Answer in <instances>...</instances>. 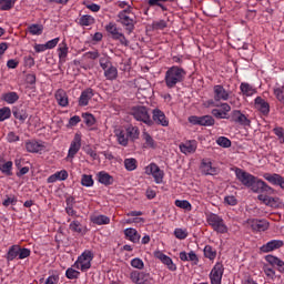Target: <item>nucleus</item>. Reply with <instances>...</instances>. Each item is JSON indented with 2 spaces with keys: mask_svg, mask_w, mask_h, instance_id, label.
I'll list each match as a JSON object with an SVG mask.
<instances>
[{
  "mask_svg": "<svg viewBox=\"0 0 284 284\" xmlns=\"http://www.w3.org/2000/svg\"><path fill=\"white\" fill-rule=\"evenodd\" d=\"M234 171L237 181H240L244 187L252 190L255 194H263V192H266V194H274V189L268 186L265 181L254 176L243 169L235 168Z\"/></svg>",
  "mask_w": 284,
  "mask_h": 284,
  "instance_id": "1",
  "label": "nucleus"
},
{
  "mask_svg": "<svg viewBox=\"0 0 284 284\" xmlns=\"http://www.w3.org/2000/svg\"><path fill=\"white\" fill-rule=\"evenodd\" d=\"M187 72L185 69L179 67V65H173L169 68L165 72L164 81L166 88L172 90V88H176V84L183 83L185 81Z\"/></svg>",
  "mask_w": 284,
  "mask_h": 284,
  "instance_id": "2",
  "label": "nucleus"
},
{
  "mask_svg": "<svg viewBox=\"0 0 284 284\" xmlns=\"http://www.w3.org/2000/svg\"><path fill=\"white\" fill-rule=\"evenodd\" d=\"M116 21L118 23H121V26H123L128 34H132V32H134V26H136V17H134V13H132L130 7L118 13Z\"/></svg>",
  "mask_w": 284,
  "mask_h": 284,
  "instance_id": "3",
  "label": "nucleus"
},
{
  "mask_svg": "<svg viewBox=\"0 0 284 284\" xmlns=\"http://www.w3.org/2000/svg\"><path fill=\"white\" fill-rule=\"evenodd\" d=\"M131 116L140 123H145V125H154V121L150 116V110L144 105H136L131 109Z\"/></svg>",
  "mask_w": 284,
  "mask_h": 284,
  "instance_id": "4",
  "label": "nucleus"
},
{
  "mask_svg": "<svg viewBox=\"0 0 284 284\" xmlns=\"http://www.w3.org/2000/svg\"><path fill=\"white\" fill-rule=\"evenodd\" d=\"M206 223L212 226V230L214 232H217V234H227L229 229L227 225H225V221H223V217L211 213L206 216Z\"/></svg>",
  "mask_w": 284,
  "mask_h": 284,
  "instance_id": "5",
  "label": "nucleus"
},
{
  "mask_svg": "<svg viewBox=\"0 0 284 284\" xmlns=\"http://www.w3.org/2000/svg\"><path fill=\"white\" fill-rule=\"evenodd\" d=\"M129 278L134 284H156L152 274L143 271H132L129 274Z\"/></svg>",
  "mask_w": 284,
  "mask_h": 284,
  "instance_id": "6",
  "label": "nucleus"
},
{
  "mask_svg": "<svg viewBox=\"0 0 284 284\" xmlns=\"http://www.w3.org/2000/svg\"><path fill=\"white\" fill-rule=\"evenodd\" d=\"M105 30L111 36L113 41H120V44L124 45L125 48L130 45V40H128V38H125V34H123V32H121V30L116 28V23L110 22L109 24H106Z\"/></svg>",
  "mask_w": 284,
  "mask_h": 284,
  "instance_id": "7",
  "label": "nucleus"
},
{
  "mask_svg": "<svg viewBox=\"0 0 284 284\" xmlns=\"http://www.w3.org/2000/svg\"><path fill=\"white\" fill-rule=\"evenodd\" d=\"M92 258L94 255L91 251H84L74 263V267L77 270H81V272H88L92 267Z\"/></svg>",
  "mask_w": 284,
  "mask_h": 284,
  "instance_id": "8",
  "label": "nucleus"
},
{
  "mask_svg": "<svg viewBox=\"0 0 284 284\" xmlns=\"http://www.w3.org/2000/svg\"><path fill=\"white\" fill-rule=\"evenodd\" d=\"M145 174H148L149 176H153L155 183L158 184L163 183V178L165 176V172H163V170H161V168H159L156 163L149 164L145 168Z\"/></svg>",
  "mask_w": 284,
  "mask_h": 284,
  "instance_id": "9",
  "label": "nucleus"
},
{
  "mask_svg": "<svg viewBox=\"0 0 284 284\" xmlns=\"http://www.w3.org/2000/svg\"><path fill=\"white\" fill-rule=\"evenodd\" d=\"M189 123H191L192 125L211 126L214 125L215 121L212 115H191L189 116Z\"/></svg>",
  "mask_w": 284,
  "mask_h": 284,
  "instance_id": "10",
  "label": "nucleus"
},
{
  "mask_svg": "<svg viewBox=\"0 0 284 284\" xmlns=\"http://www.w3.org/2000/svg\"><path fill=\"white\" fill-rule=\"evenodd\" d=\"M258 201H262L264 205L268 207L278 209L284 207L283 201L280 197H272L264 194L257 196Z\"/></svg>",
  "mask_w": 284,
  "mask_h": 284,
  "instance_id": "11",
  "label": "nucleus"
},
{
  "mask_svg": "<svg viewBox=\"0 0 284 284\" xmlns=\"http://www.w3.org/2000/svg\"><path fill=\"white\" fill-rule=\"evenodd\" d=\"M232 123H239V125L248 126L251 125L252 121L247 119L245 114H243L240 110L232 111L231 115L229 116Z\"/></svg>",
  "mask_w": 284,
  "mask_h": 284,
  "instance_id": "12",
  "label": "nucleus"
},
{
  "mask_svg": "<svg viewBox=\"0 0 284 284\" xmlns=\"http://www.w3.org/2000/svg\"><path fill=\"white\" fill-rule=\"evenodd\" d=\"M223 264L216 263L210 273L211 284H221L223 278Z\"/></svg>",
  "mask_w": 284,
  "mask_h": 284,
  "instance_id": "13",
  "label": "nucleus"
},
{
  "mask_svg": "<svg viewBox=\"0 0 284 284\" xmlns=\"http://www.w3.org/2000/svg\"><path fill=\"white\" fill-rule=\"evenodd\" d=\"M81 150V133H75L73 140L71 141L68 159H73Z\"/></svg>",
  "mask_w": 284,
  "mask_h": 284,
  "instance_id": "14",
  "label": "nucleus"
},
{
  "mask_svg": "<svg viewBox=\"0 0 284 284\" xmlns=\"http://www.w3.org/2000/svg\"><path fill=\"white\" fill-rule=\"evenodd\" d=\"M231 92L225 90L221 84L213 87V99L214 101H227L230 99Z\"/></svg>",
  "mask_w": 284,
  "mask_h": 284,
  "instance_id": "15",
  "label": "nucleus"
},
{
  "mask_svg": "<svg viewBox=\"0 0 284 284\" xmlns=\"http://www.w3.org/2000/svg\"><path fill=\"white\" fill-rule=\"evenodd\" d=\"M247 223L253 232H266V230H270V222L266 220H248Z\"/></svg>",
  "mask_w": 284,
  "mask_h": 284,
  "instance_id": "16",
  "label": "nucleus"
},
{
  "mask_svg": "<svg viewBox=\"0 0 284 284\" xmlns=\"http://www.w3.org/2000/svg\"><path fill=\"white\" fill-rule=\"evenodd\" d=\"M155 258H159L163 265L170 270V272H176V264L172 261V257L165 255L163 252L158 251L154 253Z\"/></svg>",
  "mask_w": 284,
  "mask_h": 284,
  "instance_id": "17",
  "label": "nucleus"
},
{
  "mask_svg": "<svg viewBox=\"0 0 284 284\" xmlns=\"http://www.w3.org/2000/svg\"><path fill=\"white\" fill-rule=\"evenodd\" d=\"M263 176H264L265 181L271 183V185H278V187H281V190H284V178L281 174L264 173Z\"/></svg>",
  "mask_w": 284,
  "mask_h": 284,
  "instance_id": "18",
  "label": "nucleus"
},
{
  "mask_svg": "<svg viewBox=\"0 0 284 284\" xmlns=\"http://www.w3.org/2000/svg\"><path fill=\"white\" fill-rule=\"evenodd\" d=\"M54 97L60 108H68V105H70V101L68 99V92H65V90L58 89L54 93Z\"/></svg>",
  "mask_w": 284,
  "mask_h": 284,
  "instance_id": "19",
  "label": "nucleus"
},
{
  "mask_svg": "<svg viewBox=\"0 0 284 284\" xmlns=\"http://www.w3.org/2000/svg\"><path fill=\"white\" fill-rule=\"evenodd\" d=\"M284 243L281 240H272L270 242H267L266 244H264L263 246H261V252H263L264 254H267V252H274V250H280V247H283Z\"/></svg>",
  "mask_w": 284,
  "mask_h": 284,
  "instance_id": "20",
  "label": "nucleus"
},
{
  "mask_svg": "<svg viewBox=\"0 0 284 284\" xmlns=\"http://www.w3.org/2000/svg\"><path fill=\"white\" fill-rule=\"evenodd\" d=\"M92 97H94V90H92V88H88L84 91L81 92V95L79 98V105L81 108H85V105H88L90 103V100L92 99Z\"/></svg>",
  "mask_w": 284,
  "mask_h": 284,
  "instance_id": "21",
  "label": "nucleus"
},
{
  "mask_svg": "<svg viewBox=\"0 0 284 284\" xmlns=\"http://www.w3.org/2000/svg\"><path fill=\"white\" fill-rule=\"evenodd\" d=\"M197 143L195 140H189L180 144V151L182 154H194L196 152Z\"/></svg>",
  "mask_w": 284,
  "mask_h": 284,
  "instance_id": "22",
  "label": "nucleus"
},
{
  "mask_svg": "<svg viewBox=\"0 0 284 284\" xmlns=\"http://www.w3.org/2000/svg\"><path fill=\"white\" fill-rule=\"evenodd\" d=\"M153 121L154 123H156L158 125H162L163 128H168V125H170V121L165 116V113H163V111L161 110L153 111Z\"/></svg>",
  "mask_w": 284,
  "mask_h": 284,
  "instance_id": "23",
  "label": "nucleus"
},
{
  "mask_svg": "<svg viewBox=\"0 0 284 284\" xmlns=\"http://www.w3.org/2000/svg\"><path fill=\"white\" fill-rule=\"evenodd\" d=\"M255 108L261 112V114H263V116H267V114H270V103L261 97L255 99Z\"/></svg>",
  "mask_w": 284,
  "mask_h": 284,
  "instance_id": "24",
  "label": "nucleus"
},
{
  "mask_svg": "<svg viewBox=\"0 0 284 284\" xmlns=\"http://www.w3.org/2000/svg\"><path fill=\"white\" fill-rule=\"evenodd\" d=\"M202 174L215 176V174H219V169L213 166L212 163L207 160L202 161L201 165Z\"/></svg>",
  "mask_w": 284,
  "mask_h": 284,
  "instance_id": "25",
  "label": "nucleus"
},
{
  "mask_svg": "<svg viewBox=\"0 0 284 284\" xmlns=\"http://www.w3.org/2000/svg\"><path fill=\"white\" fill-rule=\"evenodd\" d=\"M45 145L43 143L31 140L26 142V150L27 152H31L32 154L41 152V150H44Z\"/></svg>",
  "mask_w": 284,
  "mask_h": 284,
  "instance_id": "26",
  "label": "nucleus"
},
{
  "mask_svg": "<svg viewBox=\"0 0 284 284\" xmlns=\"http://www.w3.org/2000/svg\"><path fill=\"white\" fill-rule=\"evenodd\" d=\"M124 236L131 243H139L141 241V234L135 229H125Z\"/></svg>",
  "mask_w": 284,
  "mask_h": 284,
  "instance_id": "27",
  "label": "nucleus"
},
{
  "mask_svg": "<svg viewBox=\"0 0 284 284\" xmlns=\"http://www.w3.org/2000/svg\"><path fill=\"white\" fill-rule=\"evenodd\" d=\"M104 77L106 81H116V79L119 78V69H116L114 64H111L110 68L104 69Z\"/></svg>",
  "mask_w": 284,
  "mask_h": 284,
  "instance_id": "28",
  "label": "nucleus"
},
{
  "mask_svg": "<svg viewBox=\"0 0 284 284\" xmlns=\"http://www.w3.org/2000/svg\"><path fill=\"white\" fill-rule=\"evenodd\" d=\"M98 181L102 185H112V183H114V178H112L108 172L101 171L98 173Z\"/></svg>",
  "mask_w": 284,
  "mask_h": 284,
  "instance_id": "29",
  "label": "nucleus"
},
{
  "mask_svg": "<svg viewBox=\"0 0 284 284\" xmlns=\"http://www.w3.org/2000/svg\"><path fill=\"white\" fill-rule=\"evenodd\" d=\"M172 3L174 2V0H146L148 6H150V8H161V10L163 12L168 11V7H165L163 3Z\"/></svg>",
  "mask_w": 284,
  "mask_h": 284,
  "instance_id": "30",
  "label": "nucleus"
},
{
  "mask_svg": "<svg viewBox=\"0 0 284 284\" xmlns=\"http://www.w3.org/2000/svg\"><path fill=\"white\" fill-rule=\"evenodd\" d=\"M68 44L65 42H62L58 48L59 63H61V65H63L65 59H68Z\"/></svg>",
  "mask_w": 284,
  "mask_h": 284,
  "instance_id": "31",
  "label": "nucleus"
},
{
  "mask_svg": "<svg viewBox=\"0 0 284 284\" xmlns=\"http://www.w3.org/2000/svg\"><path fill=\"white\" fill-rule=\"evenodd\" d=\"M266 261L267 263H270V265L277 266L278 272H281L282 274L284 273V262L281 261L278 257L274 255H267Z\"/></svg>",
  "mask_w": 284,
  "mask_h": 284,
  "instance_id": "32",
  "label": "nucleus"
},
{
  "mask_svg": "<svg viewBox=\"0 0 284 284\" xmlns=\"http://www.w3.org/2000/svg\"><path fill=\"white\" fill-rule=\"evenodd\" d=\"M0 172L4 176H12V161L0 160Z\"/></svg>",
  "mask_w": 284,
  "mask_h": 284,
  "instance_id": "33",
  "label": "nucleus"
},
{
  "mask_svg": "<svg viewBox=\"0 0 284 284\" xmlns=\"http://www.w3.org/2000/svg\"><path fill=\"white\" fill-rule=\"evenodd\" d=\"M13 116L21 123H26V119H28V111L21 108L13 109Z\"/></svg>",
  "mask_w": 284,
  "mask_h": 284,
  "instance_id": "34",
  "label": "nucleus"
},
{
  "mask_svg": "<svg viewBox=\"0 0 284 284\" xmlns=\"http://www.w3.org/2000/svg\"><path fill=\"white\" fill-rule=\"evenodd\" d=\"M2 101H6V103L13 104L19 101V94L14 91L8 92L2 94Z\"/></svg>",
  "mask_w": 284,
  "mask_h": 284,
  "instance_id": "35",
  "label": "nucleus"
},
{
  "mask_svg": "<svg viewBox=\"0 0 284 284\" xmlns=\"http://www.w3.org/2000/svg\"><path fill=\"white\" fill-rule=\"evenodd\" d=\"M240 90L244 97H252L253 94H256V89H253L250 83L242 82L240 85Z\"/></svg>",
  "mask_w": 284,
  "mask_h": 284,
  "instance_id": "36",
  "label": "nucleus"
},
{
  "mask_svg": "<svg viewBox=\"0 0 284 284\" xmlns=\"http://www.w3.org/2000/svg\"><path fill=\"white\" fill-rule=\"evenodd\" d=\"M91 221L94 225H110V217L106 215H93L91 216Z\"/></svg>",
  "mask_w": 284,
  "mask_h": 284,
  "instance_id": "37",
  "label": "nucleus"
},
{
  "mask_svg": "<svg viewBox=\"0 0 284 284\" xmlns=\"http://www.w3.org/2000/svg\"><path fill=\"white\" fill-rule=\"evenodd\" d=\"M19 257V245H12L9 247V251L6 255V260L8 262L14 261V258Z\"/></svg>",
  "mask_w": 284,
  "mask_h": 284,
  "instance_id": "38",
  "label": "nucleus"
},
{
  "mask_svg": "<svg viewBox=\"0 0 284 284\" xmlns=\"http://www.w3.org/2000/svg\"><path fill=\"white\" fill-rule=\"evenodd\" d=\"M69 230H71V232H75V234H83V225L79 220L72 221L69 225Z\"/></svg>",
  "mask_w": 284,
  "mask_h": 284,
  "instance_id": "39",
  "label": "nucleus"
},
{
  "mask_svg": "<svg viewBox=\"0 0 284 284\" xmlns=\"http://www.w3.org/2000/svg\"><path fill=\"white\" fill-rule=\"evenodd\" d=\"M205 258L209 261H214L216 258V250L210 245H206L203 250Z\"/></svg>",
  "mask_w": 284,
  "mask_h": 284,
  "instance_id": "40",
  "label": "nucleus"
},
{
  "mask_svg": "<svg viewBox=\"0 0 284 284\" xmlns=\"http://www.w3.org/2000/svg\"><path fill=\"white\" fill-rule=\"evenodd\" d=\"M139 134H140L139 126L130 125L126 128V136H130L132 141L139 139Z\"/></svg>",
  "mask_w": 284,
  "mask_h": 284,
  "instance_id": "41",
  "label": "nucleus"
},
{
  "mask_svg": "<svg viewBox=\"0 0 284 284\" xmlns=\"http://www.w3.org/2000/svg\"><path fill=\"white\" fill-rule=\"evenodd\" d=\"M142 139L143 141H145L144 143L145 148H152V149L156 148V143L154 142V139H152V135H150V133L143 132Z\"/></svg>",
  "mask_w": 284,
  "mask_h": 284,
  "instance_id": "42",
  "label": "nucleus"
},
{
  "mask_svg": "<svg viewBox=\"0 0 284 284\" xmlns=\"http://www.w3.org/2000/svg\"><path fill=\"white\" fill-rule=\"evenodd\" d=\"M100 68H102L103 71H105L108 68L112 67V61L110 60V57L108 54H104L99 59Z\"/></svg>",
  "mask_w": 284,
  "mask_h": 284,
  "instance_id": "43",
  "label": "nucleus"
},
{
  "mask_svg": "<svg viewBox=\"0 0 284 284\" xmlns=\"http://www.w3.org/2000/svg\"><path fill=\"white\" fill-rule=\"evenodd\" d=\"M82 119L88 128H92V125L97 123V119L94 118V115H92V113H83Z\"/></svg>",
  "mask_w": 284,
  "mask_h": 284,
  "instance_id": "44",
  "label": "nucleus"
},
{
  "mask_svg": "<svg viewBox=\"0 0 284 284\" xmlns=\"http://www.w3.org/2000/svg\"><path fill=\"white\" fill-rule=\"evenodd\" d=\"M79 23L81 26H94V18L92 16H82L80 19H79Z\"/></svg>",
  "mask_w": 284,
  "mask_h": 284,
  "instance_id": "45",
  "label": "nucleus"
},
{
  "mask_svg": "<svg viewBox=\"0 0 284 284\" xmlns=\"http://www.w3.org/2000/svg\"><path fill=\"white\" fill-rule=\"evenodd\" d=\"M124 168L128 170V172H133V170L136 168V159L130 158L124 160Z\"/></svg>",
  "mask_w": 284,
  "mask_h": 284,
  "instance_id": "46",
  "label": "nucleus"
},
{
  "mask_svg": "<svg viewBox=\"0 0 284 284\" xmlns=\"http://www.w3.org/2000/svg\"><path fill=\"white\" fill-rule=\"evenodd\" d=\"M17 0H0V10H12Z\"/></svg>",
  "mask_w": 284,
  "mask_h": 284,
  "instance_id": "47",
  "label": "nucleus"
},
{
  "mask_svg": "<svg viewBox=\"0 0 284 284\" xmlns=\"http://www.w3.org/2000/svg\"><path fill=\"white\" fill-rule=\"evenodd\" d=\"M28 30L30 34H33V36L43 34V26L41 24H31L29 26Z\"/></svg>",
  "mask_w": 284,
  "mask_h": 284,
  "instance_id": "48",
  "label": "nucleus"
},
{
  "mask_svg": "<svg viewBox=\"0 0 284 284\" xmlns=\"http://www.w3.org/2000/svg\"><path fill=\"white\" fill-rule=\"evenodd\" d=\"M81 185L84 187H92L94 185V180L92 179V175L83 174L81 179Z\"/></svg>",
  "mask_w": 284,
  "mask_h": 284,
  "instance_id": "49",
  "label": "nucleus"
},
{
  "mask_svg": "<svg viewBox=\"0 0 284 284\" xmlns=\"http://www.w3.org/2000/svg\"><path fill=\"white\" fill-rule=\"evenodd\" d=\"M274 94L281 103H284V87L283 85H276L274 88Z\"/></svg>",
  "mask_w": 284,
  "mask_h": 284,
  "instance_id": "50",
  "label": "nucleus"
},
{
  "mask_svg": "<svg viewBox=\"0 0 284 284\" xmlns=\"http://www.w3.org/2000/svg\"><path fill=\"white\" fill-rule=\"evenodd\" d=\"M10 116H12V111L10 110V108L4 106L0 109V121H6L10 119Z\"/></svg>",
  "mask_w": 284,
  "mask_h": 284,
  "instance_id": "51",
  "label": "nucleus"
},
{
  "mask_svg": "<svg viewBox=\"0 0 284 284\" xmlns=\"http://www.w3.org/2000/svg\"><path fill=\"white\" fill-rule=\"evenodd\" d=\"M176 207H180L181 210H192V204L187 200H176L175 201Z\"/></svg>",
  "mask_w": 284,
  "mask_h": 284,
  "instance_id": "52",
  "label": "nucleus"
},
{
  "mask_svg": "<svg viewBox=\"0 0 284 284\" xmlns=\"http://www.w3.org/2000/svg\"><path fill=\"white\" fill-rule=\"evenodd\" d=\"M174 236L175 239H179V241H185V239H187V231L183 229H175Z\"/></svg>",
  "mask_w": 284,
  "mask_h": 284,
  "instance_id": "53",
  "label": "nucleus"
},
{
  "mask_svg": "<svg viewBox=\"0 0 284 284\" xmlns=\"http://www.w3.org/2000/svg\"><path fill=\"white\" fill-rule=\"evenodd\" d=\"M116 136H118L119 144L123 145L125 148V145H128V135H125V132L124 131H118Z\"/></svg>",
  "mask_w": 284,
  "mask_h": 284,
  "instance_id": "54",
  "label": "nucleus"
},
{
  "mask_svg": "<svg viewBox=\"0 0 284 284\" xmlns=\"http://www.w3.org/2000/svg\"><path fill=\"white\" fill-rule=\"evenodd\" d=\"M217 145H221V148H232V141L225 136H220L216 140Z\"/></svg>",
  "mask_w": 284,
  "mask_h": 284,
  "instance_id": "55",
  "label": "nucleus"
},
{
  "mask_svg": "<svg viewBox=\"0 0 284 284\" xmlns=\"http://www.w3.org/2000/svg\"><path fill=\"white\" fill-rule=\"evenodd\" d=\"M32 252L30 251V248H21V246L19 245V251H18V258L20 261H23V258H28V256H30Z\"/></svg>",
  "mask_w": 284,
  "mask_h": 284,
  "instance_id": "56",
  "label": "nucleus"
},
{
  "mask_svg": "<svg viewBox=\"0 0 284 284\" xmlns=\"http://www.w3.org/2000/svg\"><path fill=\"white\" fill-rule=\"evenodd\" d=\"M131 266L135 270H143V267H145V264L143 263V260L135 257L131 261Z\"/></svg>",
  "mask_w": 284,
  "mask_h": 284,
  "instance_id": "57",
  "label": "nucleus"
},
{
  "mask_svg": "<svg viewBox=\"0 0 284 284\" xmlns=\"http://www.w3.org/2000/svg\"><path fill=\"white\" fill-rule=\"evenodd\" d=\"M81 273L74 268H68L67 272H65V276L67 278H70L71 281L74 280V278H79V275Z\"/></svg>",
  "mask_w": 284,
  "mask_h": 284,
  "instance_id": "58",
  "label": "nucleus"
},
{
  "mask_svg": "<svg viewBox=\"0 0 284 284\" xmlns=\"http://www.w3.org/2000/svg\"><path fill=\"white\" fill-rule=\"evenodd\" d=\"M264 273L266 274V276H268V278H274V276L276 275V272H274V265H265Z\"/></svg>",
  "mask_w": 284,
  "mask_h": 284,
  "instance_id": "59",
  "label": "nucleus"
},
{
  "mask_svg": "<svg viewBox=\"0 0 284 284\" xmlns=\"http://www.w3.org/2000/svg\"><path fill=\"white\" fill-rule=\"evenodd\" d=\"M211 114H213L215 116V119H230L225 112H223L222 110L220 109H213L211 111Z\"/></svg>",
  "mask_w": 284,
  "mask_h": 284,
  "instance_id": "60",
  "label": "nucleus"
},
{
  "mask_svg": "<svg viewBox=\"0 0 284 284\" xmlns=\"http://www.w3.org/2000/svg\"><path fill=\"white\" fill-rule=\"evenodd\" d=\"M275 135H277L280 143H284V130L281 126L273 129Z\"/></svg>",
  "mask_w": 284,
  "mask_h": 284,
  "instance_id": "61",
  "label": "nucleus"
},
{
  "mask_svg": "<svg viewBox=\"0 0 284 284\" xmlns=\"http://www.w3.org/2000/svg\"><path fill=\"white\" fill-rule=\"evenodd\" d=\"M7 141L9 142V143H17V141H19V135H17V133H14V132H9L8 134H7Z\"/></svg>",
  "mask_w": 284,
  "mask_h": 284,
  "instance_id": "62",
  "label": "nucleus"
},
{
  "mask_svg": "<svg viewBox=\"0 0 284 284\" xmlns=\"http://www.w3.org/2000/svg\"><path fill=\"white\" fill-rule=\"evenodd\" d=\"M55 176L58 178V181H65L68 180V171L61 170L59 172H55Z\"/></svg>",
  "mask_w": 284,
  "mask_h": 284,
  "instance_id": "63",
  "label": "nucleus"
},
{
  "mask_svg": "<svg viewBox=\"0 0 284 284\" xmlns=\"http://www.w3.org/2000/svg\"><path fill=\"white\" fill-rule=\"evenodd\" d=\"M59 283V277L57 275H51L49 276L44 284H58Z\"/></svg>",
  "mask_w": 284,
  "mask_h": 284,
  "instance_id": "64",
  "label": "nucleus"
}]
</instances>
